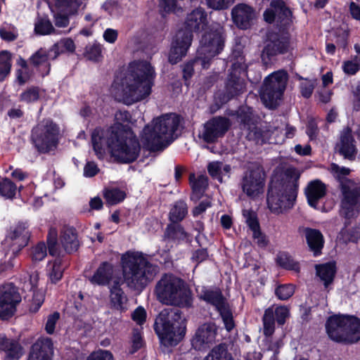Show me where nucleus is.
Masks as SVG:
<instances>
[{"mask_svg": "<svg viewBox=\"0 0 360 360\" xmlns=\"http://www.w3.org/2000/svg\"><path fill=\"white\" fill-rule=\"evenodd\" d=\"M221 166V162L215 161L210 162L207 167L208 174L211 177L217 179L221 183L222 182Z\"/></svg>", "mask_w": 360, "mask_h": 360, "instance_id": "nucleus-60", "label": "nucleus"}, {"mask_svg": "<svg viewBox=\"0 0 360 360\" xmlns=\"http://www.w3.org/2000/svg\"><path fill=\"white\" fill-rule=\"evenodd\" d=\"M53 352L52 339L41 336L31 346L27 360H52Z\"/></svg>", "mask_w": 360, "mask_h": 360, "instance_id": "nucleus-20", "label": "nucleus"}, {"mask_svg": "<svg viewBox=\"0 0 360 360\" xmlns=\"http://www.w3.org/2000/svg\"><path fill=\"white\" fill-rule=\"evenodd\" d=\"M358 56H355L352 60H345L342 68L348 75H354L360 70V64L357 62Z\"/></svg>", "mask_w": 360, "mask_h": 360, "instance_id": "nucleus-58", "label": "nucleus"}, {"mask_svg": "<svg viewBox=\"0 0 360 360\" xmlns=\"http://www.w3.org/2000/svg\"><path fill=\"white\" fill-rule=\"evenodd\" d=\"M255 16L253 8L245 4H238L231 10V18L236 26L240 30L251 27Z\"/></svg>", "mask_w": 360, "mask_h": 360, "instance_id": "nucleus-22", "label": "nucleus"}, {"mask_svg": "<svg viewBox=\"0 0 360 360\" xmlns=\"http://www.w3.org/2000/svg\"><path fill=\"white\" fill-rule=\"evenodd\" d=\"M60 138V126L51 117L43 118L31 130L30 141L40 154H47L56 150Z\"/></svg>", "mask_w": 360, "mask_h": 360, "instance_id": "nucleus-11", "label": "nucleus"}, {"mask_svg": "<svg viewBox=\"0 0 360 360\" xmlns=\"http://www.w3.org/2000/svg\"><path fill=\"white\" fill-rule=\"evenodd\" d=\"M3 250H0V272L8 271L13 267L12 259L15 257H11V251L9 248L6 250V245H4Z\"/></svg>", "mask_w": 360, "mask_h": 360, "instance_id": "nucleus-54", "label": "nucleus"}, {"mask_svg": "<svg viewBox=\"0 0 360 360\" xmlns=\"http://www.w3.org/2000/svg\"><path fill=\"white\" fill-rule=\"evenodd\" d=\"M28 60L19 56L16 60V65L20 68L15 71L16 81L20 86L25 84L33 75V71L30 69Z\"/></svg>", "mask_w": 360, "mask_h": 360, "instance_id": "nucleus-35", "label": "nucleus"}, {"mask_svg": "<svg viewBox=\"0 0 360 360\" xmlns=\"http://www.w3.org/2000/svg\"><path fill=\"white\" fill-rule=\"evenodd\" d=\"M217 328L214 323H205L198 327L191 345L195 350H202L210 347L216 339Z\"/></svg>", "mask_w": 360, "mask_h": 360, "instance_id": "nucleus-19", "label": "nucleus"}, {"mask_svg": "<svg viewBox=\"0 0 360 360\" xmlns=\"http://www.w3.org/2000/svg\"><path fill=\"white\" fill-rule=\"evenodd\" d=\"M237 119L243 125L244 128L250 129L255 123L252 108L240 106L237 111Z\"/></svg>", "mask_w": 360, "mask_h": 360, "instance_id": "nucleus-47", "label": "nucleus"}, {"mask_svg": "<svg viewBox=\"0 0 360 360\" xmlns=\"http://www.w3.org/2000/svg\"><path fill=\"white\" fill-rule=\"evenodd\" d=\"M131 347L129 353L133 354L142 348L143 345V340L141 330L138 328H134L132 331L131 335Z\"/></svg>", "mask_w": 360, "mask_h": 360, "instance_id": "nucleus-59", "label": "nucleus"}, {"mask_svg": "<svg viewBox=\"0 0 360 360\" xmlns=\"http://www.w3.org/2000/svg\"><path fill=\"white\" fill-rule=\"evenodd\" d=\"M243 215L245 218V222L248 228L252 231V233H259L260 224L256 212L250 210H244L243 211Z\"/></svg>", "mask_w": 360, "mask_h": 360, "instance_id": "nucleus-53", "label": "nucleus"}, {"mask_svg": "<svg viewBox=\"0 0 360 360\" xmlns=\"http://www.w3.org/2000/svg\"><path fill=\"white\" fill-rule=\"evenodd\" d=\"M189 182L193 193L202 195L208 186V178L205 175H199L195 178V174L189 176Z\"/></svg>", "mask_w": 360, "mask_h": 360, "instance_id": "nucleus-45", "label": "nucleus"}, {"mask_svg": "<svg viewBox=\"0 0 360 360\" xmlns=\"http://www.w3.org/2000/svg\"><path fill=\"white\" fill-rule=\"evenodd\" d=\"M203 360H235L225 343L214 346Z\"/></svg>", "mask_w": 360, "mask_h": 360, "instance_id": "nucleus-38", "label": "nucleus"}, {"mask_svg": "<svg viewBox=\"0 0 360 360\" xmlns=\"http://www.w3.org/2000/svg\"><path fill=\"white\" fill-rule=\"evenodd\" d=\"M288 75L285 70H279L267 76L261 87L260 98L269 109H276L279 105L285 90Z\"/></svg>", "mask_w": 360, "mask_h": 360, "instance_id": "nucleus-14", "label": "nucleus"}, {"mask_svg": "<svg viewBox=\"0 0 360 360\" xmlns=\"http://www.w3.org/2000/svg\"><path fill=\"white\" fill-rule=\"evenodd\" d=\"M315 269L317 276L323 282V285L326 288L333 283L337 272L335 262H328L316 264Z\"/></svg>", "mask_w": 360, "mask_h": 360, "instance_id": "nucleus-32", "label": "nucleus"}, {"mask_svg": "<svg viewBox=\"0 0 360 360\" xmlns=\"http://www.w3.org/2000/svg\"><path fill=\"white\" fill-rule=\"evenodd\" d=\"M46 248L49 254L52 257L60 256L58 244V234L56 228L51 227L46 236Z\"/></svg>", "mask_w": 360, "mask_h": 360, "instance_id": "nucleus-40", "label": "nucleus"}, {"mask_svg": "<svg viewBox=\"0 0 360 360\" xmlns=\"http://www.w3.org/2000/svg\"><path fill=\"white\" fill-rule=\"evenodd\" d=\"M31 290H32V297L29 304V311L31 314H35L39 311V309L44 302V294L39 290L30 279Z\"/></svg>", "mask_w": 360, "mask_h": 360, "instance_id": "nucleus-46", "label": "nucleus"}, {"mask_svg": "<svg viewBox=\"0 0 360 360\" xmlns=\"http://www.w3.org/2000/svg\"><path fill=\"white\" fill-rule=\"evenodd\" d=\"M17 191V186L8 178H4L0 181V195L6 199H13Z\"/></svg>", "mask_w": 360, "mask_h": 360, "instance_id": "nucleus-50", "label": "nucleus"}, {"mask_svg": "<svg viewBox=\"0 0 360 360\" xmlns=\"http://www.w3.org/2000/svg\"><path fill=\"white\" fill-rule=\"evenodd\" d=\"M199 299L213 306L217 311L229 304L221 289L217 287L202 286Z\"/></svg>", "mask_w": 360, "mask_h": 360, "instance_id": "nucleus-25", "label": "nucleus"}, {"mask_svg": "<svg viewBox=\"0 0 360 360\" xmlns=\"http://www.w3.org/2000/svg\"><path fill=\"white\" fill-rule=\"evenodd\" d=\"M292 13L283 0H272L270 7L263 13L268 24L276 22L278 30L267 32L261 58L267 63L280 55L292 53L294 49L292 37L288 30L292 22Z\"/></svg>", "mask_w": 360, "mask_h": 360, "instance_id": "nucleus-2", "label": "nucleus"}, {"mask_svg": "<svg viewBox=\"0 0 360 360\" xmlns=\"http://www.w3.org/2000/svg\"><path fill=\"white\" fill-rule=\"evenodd\" d=\"M114 267L108 262H102L89 281L94 285L105 286L108 285L112 279Z\"/></svg>", "mask_w": 360, "mask_h": 360, "instance_id": "nucleus-30", "label": "nucleus"}, {"mask_svg": "<svg viewBox=\"0 0 360 360\" xmlns=\"http://www.w3.org/2000/svg\"><path fill=\"white\" fill-rule=\"evenodd\" d=\"M217 311L221 317L225 329L228 332H231L235 328L236 324L229 304H226Z\"/></svg>", "mask_w": 360, "mask_h": 360, "instance_id": "nucleus-52", "label": "nucleus"}, {"mask_svg": "<svg viewBox=\"0 0 360 360\" xmlns=\"http://www.w3.org/2000/svg\"><path fill=\"white\" fill-rule=\"evenodd\" d=\"M183 122L182 116L175 112L153 119V124L146 125L143 129V148L152 153L165 150L181 134L179 128Z\"/></svg>", "mask_w": 360, "mask_h": 360, "instance_id": "nucleus-4", "label": "nucleus"}, {"mask_svg": "<svg viewBox=\"0 0 360 360\" xmlns=\"http://www.w3.org/2000/svg\"><path fill=\"white\" fill-rule=\"evenodd\" d=\"M103 198L108 205H115L125 199L126 193L118 188H107L103 191Z\"/></svg>", "mask_w": 360, "mask_h": 360, "instance_id": "nucleus-42", "label": "nucleus"}, {"mask_svg": "<svg viewBox=\"0 0 360 360\" xmlns=\"http://www.w3.org/2000/svg\"><path fill=\"white\" fill-rule=\"evenodd\" d=\"M91 143L98 159L105 155V148L110 156L120 164L135 162L140 155V142L131 127L115 124L107 129L96 127L91 133Z\"/></svg>", "mask_w": 360, "mask_h": 360, "instance_id": "nucleus-1", "label": "nucleus"}, {"mask_svg": "<svg viewBox=\"0 0 360 360\" xmlns=\"http://www.w3.org/2000/svg\"><path fill=\"white\" fill-rule=\"evenodd\" d=\"M0 298L17 307L22 300L18 288L13 283H6L0 286Z\"/></svg>", "mask_w": 360, "mask_h": 360, "instance_id": "nucleus-34", "label": "nucleus"}, {"mask_svg": "<svg viewBox=\"0 0 360 360\" xmlns=\"http://www.w3.org/2000/svg\"><path fill=\"white\" fill-rule=\"evenodd\" d=\"M63 257V256H58L53 260L52 268L49 272V278L53 283H56L63 277L65 269Z\"/></svg>", "mask_w": 360, "mask_h": 360, "instance_id": "nucleus-48", "label": "nucleus"}, {"mask_svg": "<svg viewBox=\"0 0 360 360\" xmlns=\"http://www.w3.org/2000/svg\"><path fill=\"white\" fill-rule=\"evenodd\" d=\"M30 255L34 262L42 261L47 255V248L44 241L39 242L32 248Z\"/></svg>", "mask_w": 360, "mask_h": 360, "instance_id": "nucleus-56", "label": "nucleus"}, {"mask_svg": "<svg viewBox=\"0 0 360 360\" xmlns=\"http://www.w3.org/2000/svg\"><path fill=\"white\" fill-rule=\"evenodd\" d=\"M226 38V31L219 25H212L202 35L196 53L198 58L202 59L204 67L210 68L212 59L223 51Z\"/></svg>", "mask_w": 360, "mask_h": 360, "instance_id": "nucleus-13", "label": "nucleus"}, {"mask_svg": "<svg viewBox=\"0 0 360 360\" xmlns=\"http://www.w3.org/2000/svg\"><path fill=\"white\" fill-rule=\"evenodd\" d=\"M290 316L289 309L284 305H271L264 310L262 321L263 324V335L269 338L275 332V323L283 326Z\"/></svg>", "mask_w": 360, "mask_h": 360, "instance_id": "nucleus-16", "label": "nucleus"}, {"mask_svg": "<svg viewBox=\"0 0 360 360\" xmlns=\"http://www.w3.org/2000/svg\"><path fill=\"white\" fill-rule=\"evenodd\" d=\"M30 236L27 222L18 221L10 228L3 245H7L11 248V257H16L21 250L28 245Z\"/></svg>", "mask_w": 360, "mask_h": 360, "instance_id": "nucleus-15", "label": "nucleus"}, {"mask_svg": "<svg viewBox=\"0 0 360 360\" xmlns=\"http://www.w3.org/2000/svg\"><path fill=\"white\" fill-rule=\"evenodd\" d=\"M40 88L38 86H30L19 95V101L27 104L37 102L40 99Z\"/></svg>", "mask_w": 360, "mask_h": 360, "instance_id": "nucleus-49", "label": "nucleus"}, {"mask_svg": "<svg viewBox=\"0 0 360 360\" xmlns=\"http://www.w3.org/2000/svg\"><path fill=\"white\" fill-rule=\"evenodd\" d=\"M326 330L334 342L354 344L360 340V318L342 314L330 316L326 322Z\"/></svg>", "mask_w": 360, "mask_h": 360, "instance_id": "nucleus-10", "label": "nucleus"}, {"mask_svg": "<svg viewBox=\"0 0 360 360\" xmlns=\"http://www.w3.org/2000/svg\"><path fill=\"white\" fill-rule=\"evenodd\" d=\"M75 51V44L70 38L61 39L51 46V51L53 52V58H58L60 55L65 52H74Z\"/></svg>", "mask_w": 360, "mask_h": 360, "instance_id": "nucleus-43", "label": "nucleus"}, {"mask_svg": "<svg viewBox=\"0 0 360 360\" xmlns=\"http://www.w3.org/2000/svg\"><path fill=\"white\" fill-rule=\"evenodd\" d=\"M285 176V179H271L268 186L267 206L274 214L290 208L297 196L300 172L295 167H288Z\"/></svg>", "mask_w": 360, "mask_h": 360, "instance_id": "nucleus-6", "label": "nucleus"}, {"mask_svg": "<svg viewBox=\"0 0 360 360\" xmlns=\"http://www.w3.org/2000/svg\"><path fill=\"white\" fill-rule=\"evenodd\" d=\"M304 235L309 249L314 257L322 254L324 246V237L319 229L307 227L304 229Z\"/></svg>", "mask_w": 360, "mask_h": 360, "instance_id": "nucleus-29", "label": "nucleus"}, {"mask_svg": "<svg viewBox=\"0 0 360 360\" xmlns=\"http://www.w3.org/2000/svg\"><path fill=\"white\" fill-rule=\"evenodd\" d=\"M158 300L162 304L189 309L193 307V293L187 283L173 274H165L155 289Z\"/></svg>", "mask_w": 360, "mask_h": 360, "instance_id": "nucleus-9", "label": "nucleus"}, {"mask_svg": "<svg viewBox=\"0 0 360 360\" xmlns=\"http://www.w3.org/2000/svg\"><path fill=\"white\" fill-rule=\"evenodd\" d=\"M181 222H169L164 231V240L169 242L180 243L188 236Z\"/></svg>", "mask_w": 360, "mask_h": 360, "instance_id": "nucleus-31", "label": "nucleus"}, {"mask_svg": "<svg viewBox=\"0 0 360 360\" xmlns=\"http://www.w3.org/2000/svg\"><path fill=\"white\" fill-rule=\"evenodd\" d=\"M60 242L67 254L77 252L80 246L77 229L73 226H64L60 234Z\"/></svg>", "mask_w": 360, "mask_h": 360, "instance_id": "nucleus-26", "label": "nucleus"}, {"mask_svg": "<svg viewBox=\"0 0 360 360\" xmlns=\"http://www.w3.org/2000/svg\"><path fill=\"white\" fill-rule=\"evenodd\" d=\"M123 283L117 278L113 281L110 287V304L112 309L124 312L127 309V303L128 298L124 291L122 288Z\"/></svg>", "mask_w": 360, "mask_h": 360, "instance_id": "nucleus-23", "label": "nucleus"}, {"mask_svg": "<svg viewBox=\"0 0 360 360\" xmlns=\"http://www.w3.org/2000/svg\"><path fill=\"white\" fill-rule=\"evenodd\" d=\"M34 31L37 35L44 36L53 33L55 29L47 16H38L34 22Z\"/></svg>", "mask_w": 360, "mask_h": 360, "instance_id": "nucleus-41", "label": "nucleus"}, {"mask_svg": "<svg viewBox=\"0 0 360 360\" xmlns=\"http://www.w3.org/2000/svg\"><path fill=\"white\" fill-rule=\"evenodd\" d=\"M103 46L95 41L92 44H89L86 46L84 52V56L89 60L98 63L100 62L103 56L102 54Z\"/></svg>", "mask_w": 360, "mask_h": 360, "instance_id": "nucleus-44", "label": "nucleus"}, {"mask_svg": "<svg viewBox=\"0 0 360 360\" xmlns=\"http://www.w3.org/2000/svg\"><path fill=\"white\" fill-rule=\"evenodd\" d=\"M300 88L302 96L305 98H309L313 94L315 88V82L308 79H305V82L300 84Z\"/></svg>", "mask_w": 360, "mask_h": 360, "instance_id": "nucleus-63", "label": "nucleus"}, {"mask_svg": "<svg viewBox=\"0 0 360 360\" xmlns=\"http://www.w3.org/2000/svg\"><path fill=\"white\" fill-rule=\"evenodd\" d=\"M195 64H200L202 69L207 70L209 68L203 66L202 59L198 58V53H196V56L193 59L190 60L183 65L182 78L184 79V84L187 86L190 85L191 79L194 75V65Z\"/></svg>", "mask_w": 360, "mask_h": 360, "instance_id": "nucleus-39", "label": "nucleus"}, {"mask_svg": "<svg viewBox=\"0 0 360 360\" xmlns=\"http://www.w3.org/2000/svg\"><path fill=\"white\" fill-rule=\"evenodd\" d=\"M326 186L321 180L311 181L305 189L309 205L316 209L319 200L326 195Z\"/></svg>", "mask_w": 360, "mask_h": 360, "instance_id": "nucleus-27", "label": "nucleus"}, {"mask_svg": "<svg viewBox=\"0 0 360 360\" xmlns=\"http://www.w3.org/2000/svg\"><path fill=\"white\" fill-rule=\"evenodd\" d=\"M234 61L232 63L225 82L224 91L219 94L218 98L221 104H225L231 99L243 94L246 89V82L242 75L247 74V65L242 51H233Z\"/></svg>", "mask_w": 360, "mask_h": 360, "instance_id": "nucleus-12", "label": "nucleus"}, {"mask_svg": "<svg viewBox=\"0 0 360 360\" xmlns=\"http://www.w3.org/2000/svg\"><path fill=\"white\" fill-rule=\"evenodd\" d=\"M17 311V306L0 298V319L7 321L12 318Z\"/></svg>", "mask_w": 360, "mask_h": 360, "instance_id": "nucleus-55", "label": "nucleus"}, {"mask_svg": "<svg viewBox=\"0 0 360 360\" xmlns=\"http://www.w3.org/2000/svg\"><path fill=\"white\" fill-rule=\"evenodd\" d=\"M75 13H69L68 11H58L54 15L55 25L58 27H66L70 22L69 16Z\"/></svg>", "mask_w": 360, "mask_h": 360, "instance_id": "nucleus-62", "label": "nucleus"}, {"mask_svg": "<svg viewBox=\"0 0 360 360\" xmlns=\"http://www.w3.org/2000/svg\"><path fill=\"white\" fill-rule=\"evenodd\" d=\"M207 14L201 7L193 10L186 17L185 27L174 36L168 55V61L176 65L184 58L191 46L193 32H200L207 26Z\"/></svg>", "mask_w": 360, "mask_h": 360, "instance_id": "nucleus-7", "label": "nucleus"}, {"mask_svg": "<svg viewBox=\"0 0 360 360\" xmlns=\"http://www.w3.org/2000/svg\"><path fill=\"white\" fill-rule=\"evenodd\" d=\"M53 52L51 51V47L49 49L40 48L30 56L28 61L33 68L37 69L44 68L45 72H42L41 75L45 77L49 75L51 71L50 60L56 59V58H53Z\"/></svg>", "mask_w": 360, "mask_h": 360, "instance_id": "nucleus-24", "label": "nucleus"}, {"mask_svg": "<svg viewBox=\"0 0 360 360\" xmlns=\"http://www.w3.org/2000/svg\"><path fill=\"white\" fill-rule=\"evenodd\" d=\"M60 319V313L54 311L47 316V320L45 323L44 330L49 335H53L55 333L56 326Z\"/></svg>", "mask_w": 360, "mask_h": 360, "instance_id": "nucleus-61", "label": "nucleus"}, {"mask_svg": "<svg viewBox=\"0 0 360 360\" xmlns=\"http://www.w3.org/2000/svg\"><path fill=\"white\" fill-rule=\"evenodd\" d=\"M338 153L346 160L354 161L356 159L357 149L355 146L354 138L349 128H347L340 136Z\"/></svg>", "mask_w": 360, "mask_h": 360, "instance_id": "nucleus-28", "label": "nucleus"}, {"mask_svg": "<svg viewBox=\"0 0 360 360\" xmlns=\"http://www.w3.org/2000/svg\"><path fill=\"white\" fill-rule=\"evenodd\" d=\"M231 127L229 118L222 116L213 117L204 124L202 139L207 143L216 142L223 137Z\"/></svg>", "mask_w": 360, "mask_h": 360, "instance_id": "nucleus-18", "label": "nucleus"}, {"mask_svg": "<svg viewBox=\"0 0 360 360\" xmlns=\"http://www.w3.org/2000/svg\"><path fill=\"white\" fill-rule=\"evenodd\" d=\"M0 353L4 354L3 360H20L24 354V348L18 339L0 333Z\"/></svg>", "mask_w": 360, "mask_h": 360, "instance_id": "nucleus-21", "label": "nucleus"}, {"mask_svg": "<svg viewBox=\"0 0 360 360\" xmlns=\"http://www.w3.org/2000/svg\"><path fill=\"white\" fill-rule=\"evenodd\" d=\"M266 174L261 166L250 167L245 172L241 181L243 191L248 197H255L262 193L265 185Z\"/></svg>", "mask_w": 360, "mask_h": 360, "instance_id": "nucleus-17", "label": "nucleus"}, {"mask_svg": "<svg viewBox=\"0 0 360 360\" xmlns=\"http://www.w3.org/2000/svg\"><path fill=\"white\" fill-rule=\"evenodd\" d=\"M120 264L124 281L133 290L142 292L154 280L159 266L142 252L128 250L122 255Z\"/></svg>", "mask_w": 360, "mask_h": 360, "instance_id": "nucleus-5", "label": "nucleus"}, {"mask_svg": "<svg viewBox=\"0 0 360 360\" xmlns=\"http://www.w3.org/2000/svg\"><path fill=\"white\" fill-rule=\"evenodd\" d=\"M276 262L277 265L285 270L294 271L296 273L300 272V263L295 261L288 252H280L277 255Z\"/></svg>", "mask_w": 360, "mask_h": 360, "instance_id": "nucleus-37", "label": "nucleus"}, {"mask_svg": "<svg viewBox=\"0 0 360 360\" xmlns=\"http://www.w3.org/2000/svg\"><path fill=\"white\" fill-rule=\"evenodd\" d=\"M155 76V69L149 62H131L120 82L124 103L131 105L147 98L152 92Z\"/></svg>", "mask_w": 360, "mask_h": 360, "instance_id": "nucleus-3", "label": "nucleus"}, {"mask_svg": "<svg viewBox=\"0 0 360 360\" xmlns=\"http://www.w3.org/2000/svg\"><path fill=\"white\" fill-rule=\"evenodd\" d=\"M295 292V286L292 284H281L275 289V295L281 300H287Z\"/></svg>", "mask_w": 360, "mask_h": 360, "instance_id": "nucleus-57", "label": "nucleus"}, {"mask_svg": "<svg viewBox=\"0 0 360 360\" xmlns=\"http://www.w3.org/2000/svg\"><path fill=\"white\" fill-rule=\"evenodd\" d=\"M154 330L165 347H174L184 338L186 320L179 309H164L157 316Z\"/></svg>", "mask_w": 360, "mask_h": 360, "instance_id": "nucleus-8", "label": "nucleus"}, {"mask_svg": "<svg viewBox=\"0 0 360 360\" xmlns=\"http://www.w3.org/2000/svg\"><path fill=\"white\" fill-rule=\"evenodd\" d=\"M86 360H114V357L110 351L99 349L91 353Z\"/></svg>", "mask_w": 360, "mask_h": 360, "instance_id": "nucleus-64", "label": "nucleus"}, {"mask_svg": "<svg viewBox=\"0 0 360 360\" xmlns=\"http://www.w3.org/2000/svg\"><path fill=\"white\" fill-rule=\"evenodd\" d=\"M340 190L342 194V204H347L356 207L360 204V186H350L341 181Z\"/></svg>", "mask_w": 360, "mask_h": 360, "instance_id": "nucleus-33", "label": "nucleus"}, {"mask_svg": "<svg viewBox=\"0 0 360 360\" xmlns=\"http://www.w3.org/2000/svg\"><path fill=\"white\" fill-rule=\"evenodd\" d=\"M188 208L186 201L176 200L169 210L168 219L169 222H181L188 215Z\"/></svg>", "mask_w": 360, "mask_h": 360, "instance_id": "nucleus-36", "label": "nucleus"}, {"mask_svg": "<svg viewBox=\"0 0 360 360\" xmlns=\"http://www.w3.org/2000/svg\"><path fill=\"white\" fill-rule=\"evenodd\" d=\"M56 11L77 13L79 7V0H52Z\"/></svg>", "mask_w": 360, "mask_h": 360, "instance_id": "nucleus-51", "label": "nucleus"}]
</instances>
